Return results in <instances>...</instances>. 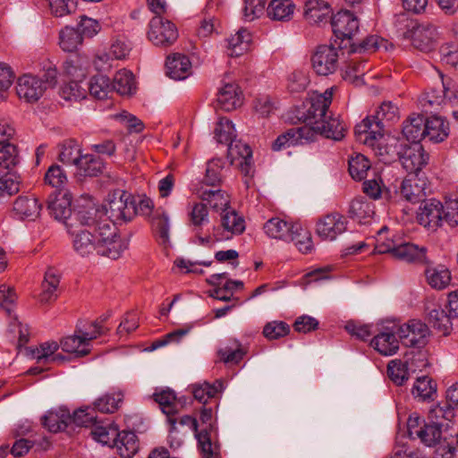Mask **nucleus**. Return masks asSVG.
I'll list each match as a JSON object with an SVG mask.
<instances>
[{
  "instance_id": "nucleus-1",
  "label": "nucleus",
  "mask_w": 458,
  "mask_h": 458,
  "mask_svg": "<svg viewBox=\"0 0 458 458\" xmlns=\"http://www.w3.org/2000/svg\"><path fill=\"white\" fill-rule=\"evenodd\" d=\"M72 236V248L81 257L95 252L112 259H118L127 248V243L119 236L118 229L107 219L101 220L95 231L67 225Z\"/></svg>"
},
{
  "instance_id": "nucleus-2",
  "label": "nucleus",
  "mask_w": 458,
  "mask_h": 458,
  "mask_svg": "<svg viewBox=\"0 0 458 458\" xmlns=\"http://www.w3.org/2000/svg\"><path fill=\"white\" fill-rule=\"evenodd\" d=\"M214 133L218 143L228 146L227 152L232 164L240 168L245 177L244 183L249 187L254 173L252 151L250 146L241 140H234L236 137L234 125L226 118H221L218 121Z\"/></svg>"
},
{
  "instance_id": "nucleus-3",
  "label": "nucleus",
  "mask_w": 458,
  "mask_h": 458,
  "mask_svg": "<svg viewBox=\"0 0 458 458\" xmlns=\"http://www.w3.org/2000/svg\"><path fill=\"white\" fill-rule=\"evenodd\" d=\"M399 119V109L390 101L383 102L372 116L364 118L355 127V138L358 142H370L375 140V136L379 131H385L386 123H393Z\"/></svg>"
},
{
  "instance_id": "nucleus-4",
  "label": "nucleus",
  "mask_w": 458,
  "mask_h": 458,
  "mask_svg": "<svg viewBox=\"0 0 458 458\" xmlns=\"http://www.w3.org/2000/svg\"><path fill=\"white\" fill-rule=\"evenodd\" d=\"M403 27L398 29L399 36L411 41V45L421 52H430L437 47V30L429 23H419L403 15L399 21Z\"/></svg>"
},
{
  "instance_id": "nucleus-5",
  "label": "nucleus",
  "mask_w": 458,
  "mask_h": 458,
  "mask_svg": "<svg viewBox=\"0 0 458 458\" xmlns=\"http://www.w3.org/2000/svg\"><path fill=\"white\" fill-rule=\"evenodd\" d=\"M92 330L84 331L77 327L73 335L61 340L60 345L64 352L84 356L89 352V343L100 336L104 331L103 327L95 322L91 324Z\"/></svg>"
},
{
  "instance_id": "nucleus-6",
  "label": "nucleus",
  "mask_w": 458,
  "mask_h": 458,
  "mask_svg": "<svg viewBox=\"0 0 458 458\" xmlns=\"http://www.w3.org/2000/svg\"><path fill=\"white\" fill-rule=\"evenodd\" d=\"M106 214L115 226L131 221L137 214L136 204L131 195L126 191L114 193L106 208Z\"/></svg>"
},
{
  "instance_id": "nucleus-7",
  "label": "nucleus",
  "mask_w": 458,
  "mask_h": 458,
  "mask_svg": "<svg viewBox=\"0 0 458 458\" xmlns=\"http://www.w3.org/2000/svg\"><path fill=\"white\" fill-rule=\"evenodd\" d=\"M341 50L332 45H320L311 55L310 62L313 71L320 76H328L338 68Z\"/></svg>"
},
{
  "instance_id": "nucleus-8",
  "label": "nucleus",
  "mask_w": 458,
  "mask_h": 458,
  "mask_svg": "<svg viewBox=\"0 0 458 458\" xmlns=\"http://www.w3.org/2000/svg\"><path fill=\"white\" fill-rule=\"evenodd\" d=\"M245 230V220L233 208H229L221 214V224L213 229V242L231 240Z\"/></svg>"
},
{
  "instance_id": "nucleus-9",
  "label": "nucleus",
  "mask_w": 458,
  "mask_h": 458,
  "mask_svg": "<svg viewBox=\"0 0 458 458\" xmlns=\"http://www.w3.org/2000/svg\"><path fill=\"white\" fill-rule=\"evenodd\" d=\"M148 38L156 46L168 47L176 41L178 31L170 21L156 16L149 22Z\"/></svg>"
},
{
  "instance_id": "nucleus-10",
  "label": "nucleus",
  "mask_w": 458,
  "mask_h": 458,
  "mask_svg": "<svg viewBox=\"0 0 458 458\" xmlns=\"http://www.w3.org/2000/svg\"><path fill=\"white\" fill-rule=\"evenodd\" d=\"M179 423L182 426H188L194 432L198 446L204 458H218L219 445L212 440L207 428L199 429V423L195 418L185 415L180 418Z\"/></svg>"
},
{
  "instance_id": "nucleus-11",
  "label": "nucleus",
  "mask_w": 458,
  "mask_h": 458,
  "mask_svg": "<svg viewBox=\"0 0 458 458\" xmlns=\"http://www.w3.org/2000/svg\"><path fill=\"white\" fill-rule=\"evenodd\" d=\"M417 219L420 225L435 231L445 220V207L436 199L423 200L420 206Z\"/></svg>"
},
{
  "instance_id": "nucleus-12",
  "label": "nucleus",
  "mask_w": 458,
  "mask_h": 458,
  "mask_svg": "<svg viewBox=\"0 0 458 458\" xmlns=\"http://www.w3.org/2000/svg\"><path fill=\"white\" fill-rule=\"evenodd\" d=\"M398 335L405 346L421 348L429 335L428 326L420 320H411L398 328Z\"/></svg>"
},
{
  "instance_id": "nucleus-13",
  "label": "nucleus",
  "mask_w": 458,
  "mask_h": 458,
  "mask_svg": "<svg viewBox=\"0 0 458 458\" xmlns=\"http://www.w3.org/2000/svg\"><path fill=\"white\" fill-rule=\"evenodd\" d=\"M399 159L408 174L420 173L428 165L429 155L420 142H411L402 148Z\"/></svg>"
},
{
  "instance_id": "nucleus-14",
  "label": "nucleus",
  "mask_w": 458,
  "mask_h": 458,
  "mask_svg": "<svg viewBox=\"0 0 458 458\" xmlns=\"http://www.w3.org/2000/svg\"><path fill=\"white\" fill-rule=\"evenodd\" d=\"M46 84L42 80L32 74H24L17 81L16 92L21 99L28 103H36L44 95Z\"/></svg>"
},
{
  "instance_id": "nucleus-15",
  "label": "nucleus",
  "mask_w": 458,
  "mask_h": 458,
  "mask_svg": "<svg viewBox=\"0 0 458 458\" xmlns=\"http://www.w3.org/2000/svg\"><path fill=\"white\" fill-rule=\"evenodd\" d=\"M347 229V219L339 213H331L320 218L316 226L317 233L326 241H334Z\"/></svg>"
},
{
  "instance_id": "nucleus-16",
  "label": "nucleus",
  "mask_w": 458,
  "mask_h": 458,
  "mask_svg": "<svg viewBox=\"0 0 458 458\" xmlns=\"http://www.w3.org/2000/svg\"><path fill=\"white\" fill-rule=\"evenodd\" d=\"M428 180L420 173H410L402 182L401 194L408 201L416 203L426 196Z\"/></svg>"
},
{
  "instance_id": "nucleus-17",
  "label": "nucleus",
  "mask_w": 458,
  "mask_h": 458,
  "mask_svg": "<svg viewBox=\"0 0 458 458\" xmlns=\"http://www.w3.org/2000/svg\"><path fill=\"white\" fill-rule=\"evenodd\" d=\"M332 97L333 88L326 89L324 93H312L309 98L310 106L307 109V114L303 116L306 121L313 123V120H321L327 117Z\"/></svg>"
},
{
  "instance_id": "nucleus-18",
  "label": "nucleus",
  "mask_w": 458,
  "mask_h": 458,
  "mask_svg": "<svg viewBox=\"0 0 458 458\" xmlns=\"http://www.w3.org/2000/svg\"><path fill=\"white\" fill-rule=\"evenodd\" d=\"M331 25L339 38H352L359 29L357 18L349 11L338 12L332 17Z\"/></svg>"
},
{
  "instance_id": "nucleus-19",
  "label": "nucleus",
  "mask_w": 458,
  "mask_h": 458,
  "mask_svg": "<svg viewBox=\"0 0 458 458\" xmlns=\"http://www.w3.org/2000/svg\"><path fill=\"white\" fill-rule=\"evenodd\" d=\"M385 131H379L378 135L371 133L369 136H375V140H371L370 142H360L375 152L376 155L385 157H393L397 155L400 157V153H402V148H399L398 140L393 136L386 135L384 133Z\"/></svg>"
},
{
  "instance_id": "nucleus-20",
  "label": "nucleus",
  "mask_w": 458,
  "mask_h": 458,
  "mask_svg": "<svg viewBox=\"0 0 458 458\" xmlns=\"http://www.w3.org/2000/svg\"><path fill=\"white\" fill-rule=\"evenodd\" d=\"M393 257L407 263L425 264L428 262L427 249L424 246L405 242L403 238H401Z\"/></svg>"
},
{
  "instance_id": "nucleus-21",
  "label": "nucleus",
  "mask_w": 458,
  "mask_h": 458,
  "mask_svg": "<svg viewBox=\"0 0 458 458\" xmlns=\"http://www.w3.org/2000/svg\"><path fill=\"white\" fill-rule=\"evenodd\" d=\"M152 231L158 242L166 245L170 242V216L168 212L163 208H157L148 218Z\"/></svg>"
},
{
  "instance_id": "nucleus-22",
  "label": "nucleus",
  "mask_w": 458,
  "mask_h": 458,
  "mask_svg": "<svg viewBox=\"0 0 458 458\" xmlns=\"http://www.w3.org/2000/svg\"><path fill=\"white\" fill-rule=\"evenodd\" d=\"M72 195L68 191H59L49 197L47 209L50 216L59 221H65L72 214Z\"/></svg>"
},
{
  "instance_id": "nucleus-23",
  "label": "nucleus",
  "mask_w": 458,
  "mask_h": 458,
  "mask_svg": "<svg viewBox=\"0 0 458 458\" xmlns=\"http://www.w3.org/2000/svg\"><path fill=\"white\" fill-rule=\"evenodd\" d=\"M42 206L33 195L18 197L13 203V212L20 219L34 221L40 215Z\"/></svg>"
},
{
  "instance_id": "nucleus-24",
  "label": "nucleus",
  "mask_w": 458,
  "mask_h": 458,
  "mask_svg": "<svg viewBox=\"0 0 458 458\" xmlns=\"http://www.w3.org/2000/svg\"><path fill=\"white\" fill-rule=\"evenodd\" d=\"M296 223L287 221L278 216L267 220L263 226L265 233L273 239L290 242Z\"/></svg>"
},
{
  "instance_id": "nucleus-25",
  "label": "nucleus",
  "mask_w": 458,
  "mask_h": 458,
  "mask_svg": "<svg viewBox=\"0 0 458 458\" xmlns=\"http://www.w3.org/2000/svg\"><path fill=\"white\" fill-rule=\"evenodd\" d=\"M217 106L225 111H232L242 103V93L234 83H225L217 92Z\"/></svg>"
},
{
  "instance_id": "nucleus-26",
  "label": "nucleus",
  "mask_w": 458,
  "mask_h": 458,
  "mask_svg": "<svg viewBox=\"0 0 458 458\" xmlns=\"http://www.w3.org/2000/svg\"><path fill=\"white\" fill-rule=\"evenodd\" d=\"M166 73L175 81L184 80L191 73V63L188 56L181 54H174L167 57Z\"/></svg>"
},
{
  "instance_id": "nucleus-27",
  "label": "nucleus",
  "mask_w": 458,
  "mask_h": 458,
  "mask_svg": "<svg viewBox=\"0 0 458 458\" xmlns=\"http://www.w3.org/2000/svg\"><path fill=\"white\" fill-rule=\"evenodd\" d=\"M454 408L447 403H437L432 406L428 414V420L430 423L447 432L454 424Z\"/></svg>"
},
{
  "instance_id": "nucleus-28",
  "label": "nucleus",
  "mask_w": 458,
  "mask_h": 458,
  "mask_svg": "<svg viewBox=\"0 0 458 458\" xmlns=\"http://www.w3.org/2000/svg\"><path fill=\"white\" fill-rule=\"evenodd\" d=\"M371 346L382 355L392 356L399 349V341L393 329L386 328L374 336Z\"/></svg>"
},
{
  "instance_id": "nucleus-29",
  "label": "nucleus",
  "mask_w": 458,
  "mask_h": 458,
  "mask_svg": "<svg viewBox=\"0 0 458 458\" xmlns=\"http://www.w3.org/2000/svg\"><path fill=\"white\" fill-rule=\"evenodd\" d=\"M425 138L438 143L449 135V123L441 116L432 115L425 119Z\"/></svg>"
},
{
  "instance_id": "nucleus-30",
  "label": "nucleus",
  "mask_w": 458,
  "mask_h": 458,
  "mask_svg": "<svg viewBox=\"0 0 458 458\" xmlns=\"http://www.w3.org/2000/svg\"><path fill=\"white\" fill-rule=\"evenodd\" d=\"M318 129H320V135L334 140H341L345 135L346 124L339 116L327 115L318 120Z\"/></svg>"
},
{
  "instance_id": "nucleus-31",
  "label": "nucleus",
  "mask_w": 458,
  "mask_h": 458,
  "mask_svg": "<svg viewBox=\"0 0 458 458\" xmlns=\"http://www.w3.org/2000/svg\"><path fill=\"white\" fill-rule=\"evenodd\" d=\"M330 13L329 4L323 0H310L306 3L304 15L310 23L327 22Z\"/></svg>"
},
{
  "instance_id": "nucleus-32",
  "label": "nucleus",
  "mask_w": 458,
  "mask_h": 458,
  "mask_svg": "<svg viewBox=\"0 0 458 458\" xmlns=\"http://www.w3.org/2000/svg\"><path fill=\"white\" fill-rule=\"evenodd\" d=\"M59 283L60 278L57 271L54 268L47 269L41 284L42 290L39 294L41 303H48L57 299Z\"/></svg>"
},
{
  "instance_id": "nucleus-33",
  "label": "nucleus",
  "mask_w": 458,
  "mask_h": 458,
  "mask_svg": "<svg viewBox=\"0 0 458 458\" xmlns=\"http://www.w3.org/2000/svg\"><path fill=\"white\" fill-rule=\"evenodd\" d=\"M89 61L84 55H73L64 64V72L71 79L84 80L88 74Z\"/></svg>"
},
{
  "instance_id": "nucleus-34",
  "label": "nucleus",
  "mask_w": 458,
  "mask_h": 458,
  "mask_svg": "<svg viewBox=\"0 0 458 458\" xmlns=\"http://www.w3.org/2000/svg\"><path fill=\"white\" fill-rule=\"evenodd\" d=\"M113 446L123 458H131L138 451L136 435L131 431L118 432Z\"/></svg>"
},
{
  "instance_id": "nucleus-35",
  "label": "nucleus",
  "mask_w": 458,
  "mask_h": 458,
  "mask_svg": "<svg viewBox=\"0 0 458 458\" xmlns=\"http://www.w3.org/2000/svg\"><path fill=\"white\" fill-rule=\"evenodd\" d=\"M71 414L68 410L60 408L50 411L42 418V424L50 432H58L65 429L71 422Z\"/></svg>"
},
{
  "instance_id": "nucleus-36",
  "label": "nucleus",
  "mask_w": 458,
  "mask_h": 458,
  "mask_svg": "<svg viewBox=\"0 0 458 458\" xmlns=\"http://www.w3.org/2000/svg\"><path fill=\"white\" fill-rule=\"evenodd\" d=\"M425 118L420 114H411L403 122V134L407 140L420 142L425 139Z\"/></svg>"
},
{
  "instance_id": "nucleus-37",
  "label": "nucleus",
  "mask_w": 458,
  "mask_h": 458,
  "mask_svg": "<svg viewBox=\"0 0 458 458\" xmlns=\"http://www.w3.org/2000/svg\"><path fill=\"white\" fill-rule=\"evenodd\" d=\"M58 348L59 344L56 342H46L36 348L32 352V355L37 362L42 365L51 362L61 363L64 360V357L61 354H55Z\"/></svg>"
},
{
  "instance_id": "nucleus-38",
  "label": "nucleus",
  "mask_w": 458,
  "mask_h": 458,
  "mask_svg": "<svg viewBox=\"0 0 458 458\" xmlns=\"http://www.w3.org/2000/svg\"><path fill=\"white\" fill-rule=\"evenodd\" d=\"M295 5L292 0H271L267 13L275 21H289L293 15Z\"/></svg>"
},
{
  "instance_id": "nucleus-39",
  "label": "nucleus",
  "mask_w": 458,
  "mask_h": 458,
  "mask_svg": "<svg viewBox=\"0 0 458 458\" xmlns=\"http://www.w3.org/2000/svg\"><path fill=\"white\" fill-rule=\"evenodd\" d=\"M200 198L203 201L216 212H225L230 207V199L225 191L221 190H204L200 193Z\"/></svg>"
},
{
  "instance_id": "nucleus-40",
  "label": "nucleus",
  "mask_w": 458,
  "mask_h": 458,
  "mask_svg": "<svg viewBox=\"0 0 458 458\" xmlns=\"http://www.w3.org/2000/svg\"><path fill=\"white\" fill-rule=\"evenodd\" d=\"M374 204L364 198L354 199L350 205L349 214L359 223L366 224L374 216Z\"/></svg>"
},
{
  "instance_id": "nucleus-41",
  "label": "nucleus",
  "mask_w": 458,
  "mask_h": 458,
  "mask_svg": "<svg viewBox=\"0 0 458 458\" xmlns=\"http://www.w3.org/2000/svg\"><path fill=\"white\" fill-rule=\"evenodd\" d=\"M228 55L231 56H240L247 52L251 43V35L245 30H239L234 35L228 39Z\"/></svg>"
},
{
  "instance_id": "nucleus-42",
  "label": "nucleus",
  "mask_w": 458,
  "mask_h": 458,
  "mask_svg": "<svg viewBox=\"0 0 458 458\" xmlns=\"http://www.w3.org/2000/svg\"><path fill=\"white\" fill-rule=\"evenodd\" d=\"M401 238L400 235L389 233L388 228L384 226L377 232L375 250L377 253H390L394 256Z\"/></svg>"
},
{
  "instance_id": "nucleus-43",
  "label": "nucleus",
  "mask_w": 458,
  "mask_h": 458,
  "mask_svg": "<svg viewBox=\"0 0 458 458\" xmlns=\"http://www.w3.org/2000/svg\"><path fill=\"white\" fill-rule=\"evenodd\" d=\"M83 156L81 146L73 140H66L60 145L58 159L64 165H74L76 168Z\"/></svg>"
},
{
  "instance_id": "nucleus-44",
  "label": "nucleus",
  "mask_w": 458,
  "mask_h": 458,
  "mask_svg": "<svg viewBox=\"0 0 458 458\" xmlns=\"http://www.w3.org/2000/svg\"><path fill=\"white\" fill-rule=\"evenodd\" d=\"M191 222L195 227L196 235L198 236V239L200 243L208 244L213 242L212 236L207 235L203 237L199 235V232L200 226L209 222L208 212L205 204L197 203L193 206L192 210L191 212Z\"/></svg>"
},
{
  "instance_id": "nucleus-45",
  "label": "nucleus",
  "mask_w": 458,
  "mask_h": 458,
  "mask_svg": "<svg viewBox=\"0 0 458 458\" xmlns=\"http://www.w3.org/2000/svg\"><path fill=\"white\" fill-rule=\"evenodd\" d=\"M105 168L103 160L91 154H86L76 167V173L81 176H98Z\"/></svg>"
},
{
  "instance_id": "nucleus-46",
  "label": "nucleus",
  "mask_w": 458,
  "mask_h": 458,
  "mask_svg": "<svg viewBox=\"0 0 458 458\" xmlns=\"http://www.w3.org/2000/svg\"><path fill=\"white\" fill-rule=\"evenodd\" d=\"M445 436L454 437L452 433L442 429L428 420V422L423 424L417 438H419L424 445L433 446L442 441L445 438Z\"/></svg>"
},
{
  "instance_id": "nucleus-47",
  "label": "nucleus",
  "mask_w": 458,
  "mask_h": 458,
  "mask_svg": "<svg viewBox=\"0 0 458 458\" xmlns=\"http://www.w3.org/2000/svg\"><path fill=\"white\" fill-rule=\"evenodd\" d=\"M83 43L82 35L72 27L65 26L59 32V46L65 52L76 51Z\"/></svg>"
},
{
  "instance_id": "nucleus-48",
  "label": "nucleus",
  "mask_w": 458,
  "mask_h": 458,
  "mask_svg": "<svg viewBox=\"0 0 458 458\" xmlns=\"http://www.w3.org/2000/svg\"><path fill=\"white\" fill-rule=\"evenodd\" d=\"M111 84L113 90L123 96H130L136 89L133 74L125 69L120 70L115 73Z\"/></svg>"
},
{
  "instance_id": "nucleus-49",
  "label": "nucleus",
  "mask_w": 458,
  "mask_h": 458,
  "mask_svg": "<svg viewBox=\"0 0 458 458\" xmlns=\"http://www.w3.org/2000/svg\"><path fill=\"white\" fill-rule=\"evenodd\" d=\"M217 355L221 361L225 364H238L245 355V351L242 344L233 340L217 351Z\"/></svg>"
},
{
  "instance_id": "nucleus-50",
  "label": "nucleus",
  "mask_w": 458,
  "mask_h": 458,
  "mask_svg": "<svg viewBox=\"0 0 458 458\" xmlns=\"http://www.w3.org/2000/svg\"><path fill=\"white\" fill-rule=\"evenodd\" d=\"M20 163L17 146L9 141L0 143V167L12 170Z\"/></svg>"
},
{
  "instance_id": "nucleus-51",
  "label": "nucleus",
  "mask_w": 458,
  "mask_h": 458,
  "mask_svg": "<svg viewBox=\"0 0 458 458\" xmlns=\"http://www.w3.org/2000/svg\"><path fill=\"white\" fill-rule=\"evenodd\" d=\"M154 400L159 404L162 411L172 418L178 411V403L174 392L169 388L162 389L154 394Z\"/></svg>"
},
{
  "instance_id": "nucleus-52",
  "label": "nucleus",
  "mask_w": 458,
  "mask_h": 458,
  "mask_svg": "<svg viewBox=\"0 0 458 458\" xmlns=\"http://www.w3.org/2000/svg\"><path fill=\"white\" fill-rule=\"evenodd\" d=\"M426 277L428 284L437 290L445 288L451 281L449 270L443 266L427 268Z\"/></svg>"
},
{
  "instance_id": "nucleus-53",
  "label": "nucleus",
  "mask_w": 458,
  "mask_h": 458,
  "mask_svg": "<svg viewBox=\"0 0 458 458\" xmlns=\"http://www.w3.org/2000/svg\"><path fill=\"white\" fill-rule=\"evenodd\" d=\"M452 318L450 313L446 314L441 307L434 308L428 312L429 323L445 335H448L452 329Z\"/></svg>"
},
{
  "instance_id": "nucleus-54",
  "label": "nucleus",
  "mask_w": 458,
  "mask_h": 458,
  "mask_svg": "<svg viewBox=\"0 0 458 458\" xmlns=\"http://www.w3.org/2000/svg\"><path fill=\"white\" fill-rule=\"evenodd\" d=\"M123 394L121 390L113 394H106L97 399L94 407L103 413H113L118 410L120 403L123 402Z\"/></svg>"
},
{
  "instance_id": "nucleus-55",
  "label": "nucleus",
  "mask_w": 458,
  "mask_h": 458,
  "mask_svg": "<svg viewBox=\"0 0 458 458\" xmlns=\"http://www.w3.org/2000/svg\"><path fill=\"white\" fill-rule=\"evenodd\" d=\"M85 86L90 95L98 99L107 98L108 94L113 91L109 79L102 74L94 76L90 82L85 83Z\"/></svg>"
},
{
  "instance_id": "nucleus-56",
  "label": "nucleus",
  "mask_w": 458,
  "mask_h": 458,
  "mask_svg": "<svg viewBox=\"0 0 458 458\" xmlns=\"http://www.w3.org/2000/svg\"><path fill=\"white\" fill-rule=\"evenodd\" d=\"M387 371L391 380L398 386L403 385L412 375L403 359L389 361Z\"/></svg>"
},
{
  "instance_id": "nucleus-57",
  "label": "nucleus",
  "mask_w": 458,
  "mask_h": 458,
  "mask_svg": "<svg viewBox=\"0 0 458 458\" xmlns=\"http://www.w3.org/2000/svg\"><path fill=\"white\" fill-rule=\"evenodd\" d=\"M225 161L222 158H214L208 162L204 183L209 186L219 185L223 180Z\"/></svg>"
},
{
  "instance_id": "nucleus-58",
  "label": "nucleus",
  "mask_w": 458,
  "mask_h": 458,
  "mask_svg": "<svg viewBox=\"0 0 458 458\" xmlns=\"http://www.w3.org/2000/svg\"><path fill=\"white\" fill-rule=\"evenodd\" d=\"M223 383L216 380L214 384L204 382L192 386L193 396L201 403H206L210 398L216 396L222 390Z\"/></svg>"
},
{
  "instance_id": "nucleus-59",
  "label": "nucleus",
  "mask_w": 458,
  "mask_h": 458,
  "mask_svg": "<svg viewBox=\"0 0 458 458\" xmlns=\"http://www.w3.org/2000/svg\"><path fill=\"white\" fill-rule=\"evenodd\" d=\"M84 80L71 79V81L61 89L62 98L68 101H78L85 98L88 92Z\"/></svg>"
},
{
  "instance_id": "nucleus-60",
  "label": "nucleus",
  "mask_w": 458,
  "mask_h": 458,
  "mask_svg": "<svg viewBox=\"0 0 458 458\" xmlns=\"http://www.w3.org/2000/svg\"><path fill=\"white\" fill-rule=\"evenodd\" d=\"M394 48V45L377 35H371L366 38L353 51L375 52L384 50L386 52Z\"/></svg>"
},
{
  "instance_id": "nucleus-61",
  "label": "nucleus",
  "mask_w": 458,
  "mask_h": 458,
  "mask_svg": "<svg viewBox=\"0 0 458 458\" xmlns=\"http://www.w3.org/2000/svg\"><path fill=\"white\" fill-rule=\"evenodd\" d=\"M91 430L93 439L101 443L102 445H113L116 437L118 436V428L113 424L107 426L96 425Z\"/></svg>"
},
{
  "instance_id": "nucleus-62",
  "label": "nucleus",
  "mask_w": 458,
  "mask_h": 458,
  "mask_svg": "<svg viewBox=\"0 0 458 458\" xmlns=\"http://www.w3.org/2000/svg\"><path fill=\"white\" fill-rule=\"evenodd\" d=\"M290 242H293L298 250L302 253H308L312 249L310 233L299 223H296L293 227Z\"/></svg>"
},
{
  "instance_id": "nucleus-63",
  "label": "nucleus",
  "mask_w": 458,
  "mask_h": 458,
  "mask_svg": "<svg viewBox=\"0 0 458 458\" xmlns=\"http://www.w3.org/2000/svg\"><path fill=\"white\" fill-rule=\"evenodd\" d=\"M21 177L15 173L0 175V199L16 194L20 191Z\"/></svg>"
},
{
  "instance_id": "nucleus-64",
  "label": "nucleus",
  "mask_w": 458,
  "mask_h": 458,
  "mask_svg": "<svg viewBox=\"0 0 458 458\" xmlns=\"http://www.w3.org/2000/svg\"><path fill=\"white\" fill-rule=\"evenodd\" d=\"M369 168L370 162L361 154H357L349 160V173L354 180L364 179Z\"/></svg>"
}]
</instances>
